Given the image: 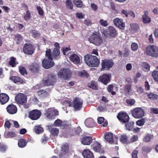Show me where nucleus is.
I'll return each instance as SVG.
<instances>
[{"label": "nucleus", "instance_id": "bb28decb", "mask_svg": "<svg viewBox=\"0 0 158 158\" xmlns=\"http://www.w3.org/2000/svg\"><path fill=\"white\" fill-rule=\"evenodd\" d=\"M85 125L88 127H92L95 125L94 119L91 118H87L85 120Z\"/></svg>", "mask_w": 158, "mask_h": 158}, {"label": "nucleus", "instance_id": "a211bd4d", "mask_svg": "<svg viewBox=\"0 0 158 158\" xmlns=\"http://www.w3.org/2000/svg\"><path fill=\"white\" fill-rule=\"evenodd\" d=\"M6 109L7 112L11 114H15L17 111V108L16 106L12 103L8 105L6 107Z\"/></svg>", "mask_w": 158, "mask_h": 158}, {"label": "nucleus", "instance_id": "37998d69", "mask_svg": "<svg viewBox=\"0 0 158 158\" xmlns=\"http://www.w3.org/2000/svg\"><path fill=\"white\" fill-rule=\"evenodd\" d=\"M141 119L137 120L136 123L137 125L139 126H143L146 122V119L145 118H141Z\"/></svg>", "mask_w": 158, "mask_h": 158}, {"label": "nucleus", "instance_id": "13d9d810", "mask_svg": "<svg viewBox=\"0 0 158 158\" xmlns=\"http://www.w3.org/2000/svg\"><path fill=\"white\" fill-rule=\"evenodd\" d=\"M31 32L35 38L39 37L40 35V32L35 30H31Z\"/></svg>", "mask_w": 158, "mask_h": 158}, {"label": "nucleus", "instance_id": "864d4df0", "mask_svg": "<svg viewBox=\"0 0 158 158\" xmlns=\"http://www.w3.org/2000/svg\"><path fill=\"white\" fill-rule=\"evenodd\" d=\"M142 149L143 152L148 153L151 151L152 149L148 146H144L142 148Z\"/></svg>", "mask_w": 158, "mask_h": 158}, {"label": "nucleus", "instance_id": "052dcab7", "mask_svg": "<svg viewBox=\"0 0 158 158\" xmlns=\"http://www.w3.org/2000/svg\"><path fill=\"white\" fill-rule=\"evenodd\" d=\"M19 71L21 74L23 75H24L25 74H27V72L25 68L23 66L19 67Z\"/></svg>", "mask_w": 158, "mask_h": 158}, {"label": "nucleus", "instance_id": "2eb2a0df", "mask_svg": "<svg viewBox=\"0 0 158 158\" xmlns=\"http://www.w3.org/2000/svg\"><path fill=\"white\" fill-rule=\"evenodd\" d=\"M117 118L121 122L123 123L128 122L130 119L128 115L124 112L119 113L117 116Z\"/></svg>", "mask_w": 158, "mask_h": 158}, {"label": "nucleus", "instance_id": "dca6fc26", "mask_svg": "<svg viewBox=\"0 0 158 158\" xmlns=\"http://www.w3.org/2000/svg\"><path fill=\"white\" fill-rule=\"evenodd\" d=\"M114 63L111 60L105 59L102 60V69L105 70H108L112 67Z\"/></svg>", "mask_w": 158, "mask_h": 158}, {"label": "nucleus", "instance_id": "c9c22d12", "mask_svg": "<svg viewBox=\"0 0 158 158\" xmlns=\"http://www.w3.org/2000/svg\"><path fill=\"white\" fill-rule=\"evenodd\" d=\"M45 56L49 60H53L52 53H51V50L50 49H47L46 51Z\"/></svg>", "mask_w": 158, "mask_h": 158}, {"label": "nucleus", "instance_id": "72a5a7b5", "mask_svg": "<svg viewBox=\"0 0 158 158\" xmlns=\"http://www.w3.org/2000/svg\"><path fill=\"white\" fill-rule=\"evenodd\" d=\"M14 40L15 41L16 44H21L23 40V37L19 34H17L15 36Z\"/></svg>", "mask_w": 158, "mask_h": 158}, {"label": "nucleus", "instance_id": "58836bf2", "mask_svg": "<svg viewBox=\"0 0 158 158\" xmlns=\"http://www.w3.org/2000/svg\"><path fill=\"white\" fill-rule=\"evenodd\" d=\"M142 21L144 24H147L150 23L151 20L150 18L148 15H143Z\"/></svg>", "mask_w": 158, "mask_h": 158}, {"label": "nucleus", "instance_id": "5fc2aeb1", "mask_svg": "<svg viewBox=\"0 0 158 158\" xmlns=\"http://www.w3.org/2000/svg\"><path fill=\"white\" fill-rule=\"evenodd\" d=\"M62 121L59 119L55 120L54 122V124L55 126L58 127H62Z\"/></svg>", "mask_w": 158, "mask_h": 158}, {"label": "nucleus", "instance_id": "9b49d317", "mask_svg": "<svg viewBox=\"0 0 158 158\" xmlns=\"http://www.w3.org/2000/svg\"><path fill=\"white\" fill-rule=\"evenodd\" d=\"M41 114V113L40 110L36 109L34 110L29 112L28 117L32 120H35L38 119Z\"/></svg>", "mask_w": 158, "mask_h": 158}, {"label": "nucleus", "instance_id": "7ed1b4c3", "mask_svg": "<svg viewBox=\"0 0 158 158\" xmlns=\"http://www.w3.org/2000/svg\"><path fill=\"white\" fill-rule=\"evenodd\" d=\"M146 52L148 55L158 57V47L153 45L148 46L146 48Z\"/></svg>", "mask_w": 158, "mask_h": 158}, {"label": "nucleus", "instance_id": "aec40b11", "mask_svg": "<svg viewBox=\"0 0 158 158\" xmlns=\"http://www.w3.org/2000/svg\"><path fill=\"white\" fill-rule=\"evenodd\" d=\"M9 97L6 94L2 93L0 94V103L2 105H4L9 100Z\"/></svg>", "mask_w": 158, "mask_h": 158}, {"label": "nucleus", "instance_id": "cd10ccee", "mask_svg": "<svg viewBox=\"0 0 158 158\" xmlns=\"http://www.w3.org/2000/svg\"><path fill=\"white\" fill-rule=\"evenodd\" d=\"M28 142L23 138L19 139L18 141V146L20 148H23L27 146Z\"/></svg>", "mask_w": 158, "mask_h": 158}, {"label": "nucleus", "instance_id": "69168bd1", "mask_svg": "<svg viewBox=\"0 0 158 158\" xmlns=\"http://www.w3.org/2000/svg\"><path fill=\"white\" fill-rule=\"evenodd\" d=\"M36 8L39 14L41 16H43L44 14L43 9L40 6H37Z\"/></svg>", "mask_w": 158, "mask_h": 158}, {"label": "nucleus", "instance_id": "7c9ffc66", "mask_svg": "<svg viewBox=\"0 0 158 158\" xmlns=\"http://www.w3.org/2000/svg\"><path fill=\"white\" fill-rule=\"evenodd\" d=\"M128 137L125 134L121 135L120 136V141L123 143L127 144L129 143L128 141Z\"/></svg>", "mask_w": 158, "mask_h": 158}, {"label": "nucleus", "instance_id": "b1692460", "mask_svg": "<svg viewBox=\"0 0 158 158\" xmlns=\"http://www.w3.org/2000/svg\"><path fill=\"white\" fill-rule=\"evenodd\" d=\"M30 70L33 73H38L39 70V66L37 63H34L29 66Z\"/></svg>", "mask_w": 158, "mask_h": 158}, {"label": "nucleus", "instance_id": "c03bdc74", "mask_svg": "<svg viewBox=\"0 0 158 158\" xmlns=\"http://www.w3.org/2000/svg\"><path fill=\"white\" fill-rule=\"evenodd\" d=\"M31 18V14L28 10L26 11V13L23 16V18L25 20L28 21Z\"/></svg>", "mask_w": 158, "mask_h": 158}, {"label": "nucleus", "instance_id": "0eeeda50", "mask_svg": "<svg viewBox=\"0 0 158 158\" xmlns=\"http://www.w3.org/2000/svg\"><path fill=\"white\" fill-rule=\"evenodd\" d=\"M35 48L34 46L30 43H26L23 46V52L27 55H31L34 52Z\"/></svg>", "mask_w": 158, "mask_h": 158}, {"label": "nucleus", "instance_id": "4be33fe9", "mask_svg": "<svg viewBox=\"0 0 158 158\" xmlns=\"http://www.w3.org/2000/svg\"><path fill=\"white\" fill-rule=\"evenodd\" d=\"M43 67L45 69H48L54 65V62L47 59H44L42 61Z\"/></svg>", "mask_w": 158, "mask_h": 158}, {"label": "nucleus", "instance_id": "603ef678", "mask_svg": "<svg viewBox=\"0 0 158 158\" xmlns=\"http://www.w3.org/2000/svg\"><path fill=\"white\" fill-rule=\"evenodd\" d=\"M135 102V101L134 99L127 98L126 100V102L129 106L133 105Z\"/></svg>", "mask_w": 158, "mask_h": 158}, {"label": "nucleus", "instance_id": "39448f33", "mask_svg": "<svg viewBox=\"0 0 158 158\" xmlns=\"http://www.w3.org/2000/svg\"><path fill=\"white\" fill-rule=\"evenodd\" d=\"M56 77L52 74H49L46 77L44 78L42 83L44 86H48L53 85L56 81Z\"/></svg>", "mask_w": 158, "mask_h": 158}, {"label": "nucleus", "instance_id": "f257e3e1", "mask_svg": "<svg viewBox=\"0 0 158 158\" xmlns=\"http://www.w3.org/2000/svg\"><path fill=\"white\" fill-rule=\"evenodd\" d=\"M88 41L96 46H99L103 42V40L100 33L96 31L93 32L88 38Z\"/></svg>", "mask_w": 158, "mask_h": 158}, {"label": "nucleus", "instance_id": "de8ad7c7", "mask_svg": "<svg viewBox=\"0 0 158 158\" xmlns=\"http://www.w3.org/2000/svg\"><path fill=\"white\" fill-rule=\"evenodd\" d=\"M147 96L150 99L152 100L156 99L158 96L157 94L151 92L148 94Z\"/></svg>", "mask_w": 158, "mask_h": 158}, {"label": "nucleus", "instance_id": "ea45409f", "mask_svg": "<svg viewBox=\"0 0 158 158\" xmlns=\"http://www.w3.org/2000/svg\"><path fill=\"white\" fill-rule=\"evenodd\" d=\"M34 130L38 134L41 133L44 131L43 128L40 125L35 126Z\"/></svg>", "mask_w": 158, "mask_h": 158}, {"label": "nucleus", "instance_id": "a19ab883", "mask_svg": "<svg viewBox=\"0 0 158 158\" xmlns=\"http://www.w3.org/2000/svg\"><path fill=\"white\" fill-rule=\"evenodd\" d=\"M16 136V134L15 132L12 131H9L7 132L5 135L6 138H12L15 137Z\"/></svg>", "mask_w": 158, "mask_h": 158}, {"label": "nucleus", "instance_id": "0e129e2a", "mask_svg": "<svg viewBox=\"0 0 158 158\" xmlns=\"http://www.w3.org/2000/svg\"><path fill=\"white\" fill-rule=\"evenodd\" d=\"M131 85L130 84H127L125 86L124 89V90L125 91L127 92L128 93H129L130 92V90L131 89Z\"/></svg>", "mask_w": 158, "mask_h": 158}, {"label": "nucleus", "instance_id": "6e6552de", "mask_svg": "<svg viewBox=\"0 0 158 158\" xmlns=\"http://www.w3.org/2000/svg\"><path fill=\"white\" fill-rule=\"evenodd\" d=\"M45 115L49 119H54L55 116L59 115V111L54 108H49L46 111Z\"/></svg>", "mask_w": 158, "mask_h": 158}, {"label": "nucleus", "instance_id": "e433bc0d", "mask_svg": "<svg viewBox=\"0 0 158 158\" xmlns=\"http://www.w3.org/2000/svg\"><path fill=\"white\" fill-rule=\"evenodd\" d=\"M104 118L103 117H99L98 118V122L99 124H101L103 123L102 125L103 127H105L107 126L108 125V122L107 121H106L105 122Z\"/></svg>", "mask_w": 158, "mask_h": 158}, {"label": "nucleus", "instance_id": "6e6d98bb", "mask_svg": "<svg viewBox=\"0 0 158 158\" xmlns=\"http://www.w3.org/2000/svg\"><path fill=\"white\" fill-rule=\"evenodd\" d=\"M101 32L102 35L105 37H107L109 35L108 31L107 29L103 28L101 30Z\"/></svg>", "mask_w": 158, "mask_h": 158}, {"label": "nucleus", "instance_id": "f3484780", "mask_svg": "<svg viewBox=\"0 0 158 158\" xmlns=\"http://www.w3.org/2000/svg\"><path fill=\"white\" fill-rule=\"evenodd\" d=\"M113 23L114 25L119 28L122 30L125 29L126 27L125 24L123 22V20L122 19L116 18L114 19Z\"/></svg>", "mask_w": 158, "mask_h": 158}, {"label": "nucleus", "instance_id": "5701e85b", "mask_svg": "<svg viewBox=\"0 0 158 158\" xmlns=\"http://www.w3.org/2000/svg\"><path fill=\"white\" fill-rule=\"evenodd\" d=\"M93 139L90 136H85L81 139V143L85 145H89L92 142Z\"/></svg>", "mask_w": 158, "mask_h": 158}, {"label": "nucleus", "instance_id": "4468645a", "mask_svg": "<svg viewBox=\"0 0 158 158\" xmlns=\"http://www.w3.org/2000/svg\"><path fill=\"white\" fill-rule=\"evenodd\" d=\"M55 48L52 51V57L55 59H57L60 58V46L59 44L57 42L55 43L54 44Z\"/></svg>", "mask_w": 158, "mask_h": 158}, {"label": "nucleus", "instance_id": "f8f14e48", "mask_svg": "<svg viewBox=\"0 0 158 158\" xmlns=\"http://www.w3.org/2000/svg\"><path fill=\"white\" fill-rule=\"evenodd\" d=\"M69 149V145L67 144L63 145L61 147V152L59 154V158H69V156L67 155Z\"/></svg>", "mask_w": 158, "mask_h": 158}, {"label": "nucleus", "instance_id": "6ab92c4d", "mask_svg": "<svg viewBox=\"0 0 158 158\" xmlns=\"http://www.w3.org/2000/svg\"><path fill=\"white\" fill-rule=\"evenodd\" d=\"M91 147L96 152H98L100 153L104 152V150L102 149L101 145L97 142H94L92 144Z\"/></svg>", "mask_w": 158, "mask_h": 158}, {"label": "nucleus", "instance_id": "e2e57ef3", "mask_svg": "<svg viewBox=\"0 0 158 158\" xmlns=\"http://www.w3.org/2000/svg\"><path fill=\"white\" fill-rule=\"evenodd\" d=\"M73 131H74L75 134L76 135L79 134L81 132L82 130L80 127H78L77 128H75L72 130Z\"/></svg>", "mask_w": 158, "mask_h": 158}, {"label": "nucleus", "instance_id": "c756f323", "mask_svg": "<svg viewBox=\"0 0 158 158\" xmlns=\"http://www.w3.org/2000/svg\"><path fill=\"white\" fill-rule=\"evenodd\" d=\"M104 138L106 140L109 142L113 143V135L111 133H106L105 135Z\"/></svg>", "mask_w": 158, "mask_h": 158}, {"label": "nucleus", "instance_id": "09e8293b", "mask_svg": "<svg viewBox=\"0 0 158 158\" xmlns=\"http://www.w3.org/2000/svg\"><path fill=\"white\" fill-rule=\"evenodd\" d=\"M114 86L112 85H109L107 88L108 91L111 93L112 95H115L116 94V92L113 91Z\"/></svg>", "mask_w": 158, "mask_h": 158}, {"label": "nucleus", "instance_id": "423d86ee", "mask_svg": "<svg viewBox=\"0 0 158 158\" xmlns=\"http://www.w3.org/2000/svg\"><path fill=\"white\" fill-rule=\"evenodd\" d=\"M131 111L132 116L135 118H140L144 116V110L141 107L135 108Z\"/></svg>", "mask_w": 158, "mask_h": 158}, {"label": "nucleus", "instance_id": "f704fd0d", "mask_svg": "<svg viewBox=\"0 0 158 158\" xmlns=\"http://www.w3.org/2000/svg\"><path fill=\"white\" fill-rule=\"evenodd\" d=\"M16 58L13 56H12L10 58V60L9 61V64L12 67H15L18 64L17 62L16 61Z\"/></svg>", "mask_w": 158, "mask_h": 158}, {"label": "nucleus", "instance_id": "bf43d9fd", "mask_svg": "<svg viewBox=\"0 0 158 158\" xmlns=\"http://www.w3.org/2000/svg\"><path fill=\"white\" fill-rule=\"evenodd\" d=\"M131 48L133 51H135L137 50L138 48V45L137 43H133L131 44Z\"/></svg>", "mask_w": 158, "mask_h": 158}, {"label": "nucleus", "instance_id": "8fccbe9b", "mask_svg": "<svg viewBox=\"0 0 158 158\" xmlns=\"http://www.w3.org/2000/svg\"><path fill=\"white\" fill-rule=\"evenodd\" d=\"M152 75L154 80L158 82V71H154L152 73Z\"/></svg>", "mask_w": 158, "mask_h": 158}, {"label": "nucleus", "instance_id": "393cba45", "mask_svg": "<svg viewBox=\"0 0 158 158\" xmlns=\"http://www.w3.org/2000/svg\"><path fill=\"white\" fill-rule=\"evenodd\" d=\"M38 95L40 98H44L48 96V93L43 89H40L37 92Z\"/></svg>", "mask_w": 158, "mask_h": 158}, {"label": "nucleus", "instance_id": "473e14b6", "mask_svg": "<svg viewBox=\"0 0 158 158\" xmlns=\"http://www.w3.org/2000/svg\"><path fill=\"white\" fill-rule=\"evenodd\" d=\"M110 35L111 37H114L117 35L115 29L112 26H109L108 27Z\"/></svg>", "mask_w": 158, "mask_h": 158}, {"label": "nucleus", "instance_id": "338daca9", "mask_svg": "<svg viewBox=\"0 0 158 158\" xmlns=\"http://www.w3.org/2000/svg\"><path fill=\"white\" fill-rule=\"evenodd\" d=\"M99 23L101 25L104 27H106L108 25L107 21L104 20L103 19H101Z\"/></svg>", "mask_w": 158, "mask_h": 158}, {"label": "nucleus", "instance_id": "680f3d73", "mask_svg": "<svg viewBox=\"0 0 158 158\" xmlns=\"http://www.w3.org/2000/svg\"><path fill=\"white\" fill-rule=\"evenodd\" d=\"M138 139V136L136 135H133L130 138V141L131 143H133L137 141Z\"/></svg>", "mask_w": 158, "mask_h": 158}, {"label": "nucleus", "instance_id": "a18cd8bd", "mask_svg": "<svg viewBox=\"0 0 158 158\" xmlns=\"http://www.w3.org/2000/svg\"><path fill=\"white\" fill-rule=\"evenodd\" d=\"M126 124L125 127L127 130L129 131H131L132 130V129L133 128L134 123L133 122H128Z\"/></svg>", "mask_w": 158, "mask_h": 158}, {"label": "nucleus", "instance_id": "412c9836", "mask_svg": "<svg viewBox=\"0 0 158 158\" xmlns=\"http://www.w3.org/2000/svg\"><path fill=\"white\" fill-rule=\"evenodd\" d=\"M70 60L75 64H79L80 62L79 56L77 54H73L69 57Z\"/></svg>", "mask_w": 158, "mask_h": 158}, {"label": "nucleus", "instance_id": "ddd939ff", "mask_svg": "<svg viewBox=\"0 0 158 158\" xmlns=\"http://www.w3.org/2000/svg\"><path fill=\"white\" fill-rule=\"evenodd\" d=\"M111 74L110 73H105L100 76L98 81L105 85H106L111 80Z\"/></svg>", "mask_w": 158, "mask_h": 158}, {"label": "nucleus", "instance_id": "9d476101", "mask_svg": "<svg viewBox=\"0 0 158 158\" xmlns=\"http://www.w3.org/2000/svg\"><path fill=\"white\" fill-rule=\"evenodd\" d=\"M83 104V100L77 97L74 98L73 102V107L76 110H80L82 107Z\"/></svg>", "mask_w": 158, "mask_h": 158}, {"label": "nucleus", "instance_id": "3c124183", "mask_svg": "<svg viewBox=\"0 0 158 158\" xmlns=\"http://www.w3.org/2000/svg\"><path fill=\"white\" fill-rule=\"evenodd\" d=\"M74 4L77 7H81L82 6V3L81 0H73Z\"/></svg>", "mask_w": 158, "mask_h": 158}, {"label": "nucleus", "instance_id": "2f4dec72", "mask_svg": "<svg viewBox=\"0 0 158 158\" xmlns=\"http://www.w3.org/2000/svg\"><path fill=\"white\" fill-rule=\"evenodd\" d=\"M88 86L89 88L94 90H96L98 89V84L95 81H91L88 84Z\"/></svg>", "mask_w": 158, "mask_h": 158}, {"label": "nucleus", "instance_id": "4d7b16f0", "mask_svg": "<svg viewBox=\"0 0 158 158\" xmlns=\"http://www.w3.org/2000/svg\"><path fill=\"white\" fill-rule=\"evenodd\" d=\"M78 75L81 77H88L89 76V75L88 73L84 70L82 71L79 72Z\"/></svg>", "mask_w": 158, "mask_h": 158}, {"label": "nucleus", "instance_id": "20e7f679", "mask_svg": "<svg viewBox=\"0 0 158 158\" xmlns=\"http://www.w3.org/2000/svg\"><path fill=\"white\" fill-rule=\"evenodd\" d=\"M15 101L18 105H23L27 102V96L23 93H18L15 97Z\"/></svg>", "mask_w": 158, "mask_h": 158}, {"label": "nucleus", "instance_id": "4c0bfd02", "mask_svg": "<svg viewBox=\"0 0 158 158\" xmlns=\"http://www.w3.org/2000/svg\"><path fill=\"white\" fill-rule=\"evenodd\" d=\"M153 138V135L151 134H147L143 137V141L146 143L150 142L151 139Z\"/></svg>", "mask_w": 158, "mask_h": 158}, {"label": "nucleus", "instance_id": "49530a36", "mask_svg": "<svg viewBox=\"0 0 158 158\" xmlns=\"http://www.w3.org/2000/svg\"><path fill=\"white\" fill-rule=\"evenodd\" d=\"M65 4L67 8L70 10H72L73 8V4L71 0H67L66 1Z\"/></svg>", "mask_w": 158, "mask_h": 158}, {"label": "nucleus", "instance_id": "1a4fd4ad", "mask_svg": "<svg viewBox=\"0 0 158 158\" xmlns=\"http://www.w3.org/2000/svg\"><path fill=\"white\" fill-rule=\"evenodd\" d=\"M72 74L71 72L69 69H62L60 71L58 75L64 79L68 80L71 77Z\"/></svg>", "mask_w": 158, "mask_h": 158}, {"label": "nucleus", "instance_id": "c85d7f7f", "mask_svg": "<svg viewBox=\"0 0 158 158\" xmlns=\"http://www.w3.org/2000/svg\"><path fill=\"white\" fill-rule=\"evenodd\" d=\"M10 79L13 81L15 83H20L21 84L23 82V81L22 78L17 76H12Z\"/></svg>", "mask_w": 158, "mask_h": 158}, {"label": "nucleus", "instance_id": "79ce46f5", "mask_svg": "<svg viewBox=\"0 0 158 158\" xmlns=\"http://www.w3.org/2000/svg\"><path fill=\"white\" fill-rule=\"evenodd\" d=\"M50 131L53 136H56L58 135L59 131L57 128L54 127L51 128Z\"/></svg>", "mask_w": 158, "mask_h": 158}, {"label": "nucleus", "instance_id": "a878e982", "mask_svg": "<svg viewBox=\"0 0 158 158\" xmlns=\"http://www.w3.org/2000/svg\"><path fill=\"white\" fill-rule=\"evenodd\" d=\"M82 154L85 158H93L94 156L92 152L88 149L84 150Z\"/></svg>", "mask_w": 158, "mask_h": 158}, {"label": "nucleus", "instance_id": "774afa93", "mask_svg": "<svg viewBox=\"0 0 158 158\" xmlns=\"http://www.w3.org/2000/svg\"><path fill=\"white\" fill-rule=\"evenodd\" d=\"M130 51L129 49L127 48H125V51L123 52V56L124 57H127L130 54Z\"/></svg>", "mask_w": 158, "mask_h": 158}, {"label": "nucleus", "instance_id": "f03ea898", "mask_svg": "<svg viewBox=\"0 0 158 158\" xmlns=\"http://www.w3.org/2000/svg\"><path fill=\"white\" fill-rule=\"evenodd\" d=\"M85 63L91 67H97L100 63L99 60L95 56L87 54L84 56Z\"/></svg>", "mask_w": 158, "mask_h": 158}]
</instances>
